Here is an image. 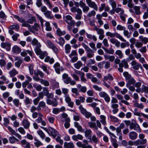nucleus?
Returning <instances> with one entry per match:
<instances>
[{"instance_id": "nucleus-44", "label": "nucleus", "mask_w": 148, "mask_h": 148, "mask_svg": "<svg viewBox=\"0 0 148 148\" xmlns=\"http://www.w3.org/2000/svg\"><path fill=\"white\" fill-rule=\"evenodd\" d=\"M70 10L72 12L75 13L76 12L77 13L81 10L79 8H77L76 7L73 6L71 8Z\"/></svg>"}, {"instance_id": "nucleus-51", "label": "nucleus", "mask_w": 148, "mask_h": 148, "mask_svg": "<svg viewBox=\"0 0 148 148\" xmlns=\"http://www.w3.org/2000/svg\"><path fill=\"white\" fill-rule=\"evenodd\" d=\"M104 79L106 81H107L108 79H109L110 80H112L113 79V78L111 75L109 74H108L107 76H104Z\"/></svg>"}, {"instance_id": "nucleus-55", "label": "nucleus", "mask_w": 148, "mask_h": 148, "mask_svg": "<svg viewBox=\"0 0 148 148\" xmlns=\"http://www.w3.org/2000/svg\"><path fill=\"white\" fill-rule=\"evenodd\" d=\"M33 86L38 91H41L42 87L41 85H37L36 84H34L33 85Z\"/></svg>"}, {"instance_id": "nucleus-47", "label": "nucleus", "mask_w": 148, "mask_h": 148, "mask_svg": "<svg viewBox=\"0 0 148 148\" xmlns=\"http://www.w3.org/2000/svg\"><path fill=\"white\" fill-rule=\"evenodd\" d=\"M41 47V45H40V46L38 47V46H36L35 49V52L37 55H38L42 51L40 49V47Z\"/></svg>"}, {"instance_id": "nucleus-36", "label": "nucleus", "mask_w": 148, "mask_h": 148, "mask_svg": "<svg viewBox=\"0 0 148 148\" xmlns=\"http://www.w3.org/2000/svg\"><path fill=\"white\" fill-rule=\"evenodd\" d=\"M36 121L38 123H41V124L43 126H45L46 125L45 122L42 120V118L41 117H38L36 119Z\"/></svg>"}, {"instance_id": "nucleus-18", "label": "nucleus", "mask_w": 148, "mask_h": 148, "mask_svg": "<svg viewBox=\"0 0 148 148\" xmlns=\"http://www.w3.org/2000/svg\"><path fill=\"white\" fill-rule=\"evenodd\" d=\"M21 49L17 45H15L12 47V51L14 53L19 54L21 52Z\"/></svg>"}, {"instance_id": "nucleus-50", "label": "nucleus", "mask_w": 148, "mask_h": 148, "mask_svg": "<svg viewBox=\"0 0 148 148\" xmlns=\"http://www.w3.org/2000/svg\"><path fill=\"white\" fill-rule=\"evenodd\" d=\"M82 44L83 47L86 49V51H87V52H91L92 51V50L85 43H82Z\"/></svg>"}, {"instance_id": "nucleus-62", "label": "nucleus", "mask_w": 148, "mask_h": 148, "mask_svg": "<svg viewBox=\"0 0 148 148\" xmlns=\"http://www.w3.org/2000/svg\"><path fill=\"white\" fill-rule=\"evenodd\" d=\"M37 132L38 135L42 139L45 138V135L42 130H38L37 131Z\"/></svg>"}, {"instance_id": "nucleus-48", "label": "nucleus", "mask_w": 148, "mask_h": 148, "mask_svg": "<svg viewBox=\"0 0 148 148\" xmlns=\"http://www.w3.org/2000/svg\"><path fill=\"white\" fill-rule=\"evenodd\" d=\"M45 106L46 104L45 103L42 101H40L39 103L37 110H40L41 108H40V107H42L43 108H45Z\"/></svg>"}, {"instance_id": "nucleus-25", "label": "nucleus", "mask_w": 148, "mask_h": 148, "mask_svg": "<svg viewBox=\"0 0 148 148\" xmlns=\"http://www.w3.org/2000/svg\"><path fill=\"white\" fill-rule=\"evenodd\" d=\"M64 147L66 148H74V145L72 142L69 143L65 142L64 144Z\"/></svg>"}, {"instance_id": "nucleus-29", "label": "nucleus", "mask_w": 148, "mask_h": 148, "mask_svg": "<svg viewBox=\"0 0 148 148\" xmlns=\"http://www.w3.org/2000/svg\"><path fill=\"white\" fill-rule=\"evenodd\" d=\"M66 33L65 31H62L59 28L57 29L56 30V34L58 36H60L62 35H65Z\"/></svg>"}, {"instance_id": "nucleus-30", "label": "nucleus", "mask_w": 148, "mask_h": 148, "mask_svg": "<svg viewBox=\"0 0 148 148\" xmlns=\"http://www.w3.org/2000/svg\"><path fill=\"white\" fill-rule=\"evenodd\" d=\"M34 140L35 141V142H34V144L36 147H38L40 146L43 145L42 143L40 141L37 140L36 138H34Z\"/></svg>"}, {"instance_id": "nucleus-53", "label": "nucleus", "mask_w": 148, "mask_h": 148, "mask_svg": "<svg viewBox=\"0 0 148 148\" xmlns=\"http://www.w3.org/2000/svg\"><path fill=\"white\" fill-rule=\"evenodd\" d=\"M96 12L94 10H92L89 12L87 15V16L88 17H91L92 16H94L95 15Z\"/></svg>"}, {"instance_id": "nucleus-63", "label": "nucleus", "mask_w": 148, "mask_h": 148, "mask_svg": "<svg viewBox=\"0 0 148 148\" xmlns=\"http://www.w3.org/2000/svg\"><path fill=\"white\" fill-rule=\"evenodd\" d=\"M65 120L67 122V123H65L64 126L66 128H67L70 127V124L69 122L70 121V120L69 118H67Z\"/></svg>"}, {"instance_id": "nucleus-57", "label": "nucleus", "mask_w": 148, "mask_h": 148, "mask_svg": "<svg viewBox=\"0 0 148 148\" xmlns=\"http://www.w3.org/2000/svg\"><path fill=\"white\" fill-rule=\"evenodd\" d=\"M115 54L118 55L119 58H121L123 56V55L121 51L119 50H116L115 51Z\"/></svg>"}, {"instance_id": "nucleus-39", "label": "nucleus", "mask_w": 148, "mask_h": 148, "mask_svg": "<svg viewBox=\"0 0 148 148\" xmlns=\"http://www.w3.org/2000/svg\"><path fill=\"white\" fill-rule=\"evenodd\" d=\"M88 125L90 128H93L95 130H97L98 128L97 127L96 123L92 122H89L88 123Z\"/></svg>"}, {"instance_id": "nucleus-42", "label": "nucleus", "mask_w": 148, "mask_h": 148, "mask_svg": "<svg viewBox=\"0 0 148 148\" xmlns=\"http://www.w3.org/2000/svg\"><path fill=\"white\" fill-rule=\"evenodd\" d=\"M32 43L34 46L36 45V46H40V43L38 42V41L36 38H34L32 42Z\"/></svg>"}, {"instance_id": "nucleus-20", "label": "nucleus", "mask_w": 148, "mask_h": 148, "mask_svg": "<svg viewBox=\"0 0 148 148\" xmlns=\"http://www.w3.org/2000/svg\"><path fill=\"white\" fill-rule=\"evenodd\" d=\"M22 125L25 129H27L29 128L30 123L28 120L24 119L23 120L22 122Z\"/></svg>"}, {"instance_id": "nucleus-56", "label": "nucleus", "mask_w": 148, "mask_h": 148, "mask_svg": "<svg viewBox=\"0 0 148 148\" xmlns=\"http://www.w3.org/2000/svg\"><path fill=\"white\" fill-rule=\"evenodd\" d=\"M121 47V48H124L126 47H129L130 45V43L128 42H121L120 45Z\"/></svg>"}, {"instance_id": "nucleus-28", "label": "nucleus", "mask_w": 148, "mask_h": 148, "mask_svg": "<svg viewBox=\"0 0 148 148\" xmlns=\"http://www.w3.org/2000/svg\"><path fill=\"white\" fill-rule=\"evenodd\" d=\"M34 74L36 76L40 75L41 77H43L44 76V73L39 70H35L34 71Z\"/></svg>"}, {"instance_id": "nucleus-41", "label": "nucleus", "mask_w": 148, "mask_h": 148, "mask_svg": "<svg viewBox=\"0 0 148 148\" xmlns=\"http://www.w3.org/2000/svg\"><path fill=\"white\" fill-rule=\"evenodd\" d=\"M96 62L94 60L90 59L87 62V66L88 67H90L92 64H94Z\"/></svg>"}, {"instance_id": "nucleus-8", "label": "nucleus", "mask_w": 148, "mask_h": 148, "mask_svg": "<svg viewBox=\"0 0 148 148\" xmlns=\"http://www.w3.org/2000/svg\"><path fill=\"white\" fill-rule=\"evenodd\" d=\"M99 96L101 97L104 98L105 100L107 102H109L110 100V98L108 95L104 92H102L99 94Z\"/></svg>"}, {"instance_id": "nucleus-46", "label": "nucleus", "mask_w": 148, "mask_h": 148, "mask_svg": "<svg viewBox=\"0 0 148 148\" xmlns=\"http://www.w3.org/2000/svg\"><path fill=\"white\" fill-rule=\"evenodd\" d=\"M103 49L106 52L109 54H112L114 52V50L112 48H110L109 49L105 48H103Z\"/></svg>"}, {"instance_id": "nucleus-32", "label": "nucleus", "mask_w": 148, "mask_h": 148, "mask_svg": "<svg viewBox=\"0 0 148 148\" xmlns=\"http://www.w3.org/2000/svg\"><path fill=\"white\" fill-rule=\"evenodd\" d=\"M71 47L69 44H66L65 46V52L66 53H69L71 51Z\"/></svg>"}, {"instance_id": "nucleus-3", "label": "nucleus", "mask_w": 148, "mask_h": 148, "mask_svg": "<svg viewBox=\"0 0 148 148\" xmlns=\"http://www.w3.org/2000/svg\"><path fill=\"white\" fill-rule=\"evenodd\" d=\"M14 17L17 19L20 22L22 23V26L27 27L29 31H32L31 25L27 23V22L25 21V20L23 18L21 17H20L17 15L14 16Z\"/></svg>"}, {"instance_id": "nucleus-15", "label": "nucleus", "mask_w": 148, "mask_h": 148, "mask_svg": "<svg viewBox=\"0 0 148 148\" xmlns=\"http://www.w3.org/2000/svg\"><path fill=\"white\" fill-rule=\"evenodd\" d=\"M77 70H75V72L78 73L80 76V79L81 82L84 83H86L87 81V79L85 77V74L83 72H81L80 71H78V72H77Z\"/></svg>"}, {"instance_id": "nucleus-37", "label": "nucleus", "mask_w": 148, "mask_h": 148, "mask_svg": "<svg viewBox=\"0 0 148 148\" xmlns=\"http://www.w3.org/2000/svg\"><path fill=\"white\" fill-rule=\"evenodd\" d=\"M139 38L142 42L145 44H146L148 42V38L141 36H139Z\"/></svg>"}, {"instance_id": "nucleus-61", "label": "nucleus", "mask_w": 148, "mask_h": 148, "mask_svg": "<svg viewBox=\"0 0 148 148\" xmlns=\"http://www.w3.org/2000/svg\"><path fill=\"white\" fill-rule=\"evenodd\" d=\"M109 2L113 9L116 8V3L114 0H110Z\"/></svg>"}, {"instance_id": "nucleus-13", "label": "nucleus", "mask_w": 148, "mask_h": 148, "mask_svg": "<svg viewBox=\"0 0 148 148\" xmlns=\"http://www.w3.org/2000/svg\"><path fill=\"white\" fill-rule=\"evenodd\" d=\"M65 101L68 103L69 106L73 107V103L71 101V99L69 95H66L65 96Z\"/></svg>"}, {"instance_id": "nucleus-9", "label": "nucleus", "mask_w": 148, "mask_h": 148, "mask_svg": "<svg viewBox=\"0 0 148 148\" xmlns=\"http://www.w3.org/2000/svg\"><path fill=\"white\" fill-rule=\"evenodd\" d=\"M48 45L49 47L51 48L53 51L56 53H58L59 52L58 49L57 47L53 44L49 40L47 41Z\"/></svg>"}, {"instance_id": "nucleus-2", "label": "nucleus", "mask_w": 148, "mask_h": 148, "mask_svg": "<svg viewBox=\"0 0 148 148\" xmlns=\"http://www.w3.org/2000/svg\"><path fill=\"white\" fill-rule=\"evenodd\" d=\"M106 35L110 38H113L116 37L117 38H119L122 41L126 42V40L120 34L117 33H112L109 31H108L106 33Z\"/></svg>"}, {"instance_id": "nucleus-35", "label": "nucleus", "mask_w": 148, "mask_h": 148, "mask_svg": "<svg viewBox=\"0 0 148 148\" xmlns=\"http://www.w3.org/2000/svg\"><path fill=\"white\" fill-rule=\"evenodd\" d=\"M9 73L11 77H13L17 74L18 72L16 70L13 69L9 72Z\"/></svg>"}, {"instance_id": "nucleus-11", "label": "nucleus", "mask_w": 148, "mask_h": 148, "mask_svg": "<svg viewBox=\"0 0 148 148\" xmlns=\"http://www.w3.org/2000/svg\"><path fill=\"white\" fill-rule=\"evenodd\" d=\"M62 79L64 82L66 84H68L69 83L71 78L69 77L68 75L66 73L64 74L62 76Z\"/></svg>"}, {"instance_id": "nucleus-19", "label": "nucleus", "mask_w": 148, "mask_h": 148, "mask_svg": "<svg viewBox=\"0 0 148 148\" xmlns=\"http://www.w3.org/2000/svg\"><path fill=\"white\" fill-rule=\"evenodd\" d=\"M15 60H17L18 61L15 62V66L18 68H19L21 64L22 63V59L20 57H17L15 58Z\"/></svg>"}, {"instance_id": "nucleus-31", "label": "nucleus", "mask_w": 148, "mask_h": 148, "mask_svg": "<svg viewBox=\"0 0 148 148\" xmlns=\"http://www.w3.org/2000/svg\"><path fill=\"white\" fill-rule=\"evenodd\" d=\"M82 63L81 61H78L74 64L75 68L77 69H79L82 66Z\"/></svg>"}, {"instance_id": "nucleus-24", "label": "nucleus", "mask_w": 148, "mask_h": 148, "mask_svg": "<svg viewBox=\"0 0 148 148\" xmlns=\"http://www.w3.org/2000/svg\"><path fill=\"white\" fill-rule=\"evenodd\" d=\"M110 41L112 44H115V45L117 47H119L120 45V42L117 39L115 38H111Z\"/></svg>"}, {"instance_id": "nucleus-12", "label": "nucleus", "mask_w": 148, "mask_h": 148, "mask_svg": "<svg viewBox=\"0 0 148 148\" xmlns=\"http://www.w3.org/2000/svg\"><path fill=\"white\" fill-rule=\"evenodd\" d=\"M50 81L51 85L53 89H55L59 87V83L57 82L55 79H51L50 80Z\"/></svg>"}, {"instance_id": "nucleus-58", "label": "nucleus", "mask_w": 148, "mask_h": 148, "mask_svg": "<svg viewBox=\"0 0 148 148\" xmlns=\"http://www.w3.org/2000/svg\"><path fill=\"white\" fill-rule=\"evenodd\" d=\"M46 26V29L47 31H51V28L50 26V24L49 22H47L45 24Z\"/></svg>"}, {"instance_id": "nucleus-10", "label": "nucleus", "mask_w": 148, "mask_h": 148, "mask_svg": "<svg viewBox=\"0 0 148 148\" xmlns=\"http://www.w3.org/2000/svg\"><path fill=\"white\" fill-rule=\"evenodd\" d=\"M1 47L9 51L10 50L11 44L8 42H3L1 43Z\"/></svg>"}, {"instance_id": "nucleus-59", "label": "nucleus", "mask_w": 148, "mask_h": 148, "mask_svg": "<svg viewBox=\"0 0 148 148\" xmlns=\"http://www.w3.org/2000/svg\"><path fill=\"white\" fill-rule=\"evenodd\" d=\"M92 132V131L90 129L86 130L85 132V136L86 137H88L91 135Z\"/></svg>"}, {"instance_id": "nucleus-45", "label": "nucleus", "mask_w": 148, "mask_h": 148, "mask_svg": "<svg viewBox=\"0 0 148 148\" xmlns=\"http://www.w3.org/2000/svg\"><path fill=\"white\" fill-rule=\"evenodd\" d=\"M77 14L75 16V18L77 20H79L81 19L82 11V10L77 13Z\"/></svg>"}, {"instance_id": "nucleus-5", "label": "nucleus", "mask_w": 148, "mask_h": 148, "mask_svg": "<svg viewBox=\"0 0 148 148\" xmlns=\"http://www.w3.org/2000/svg\"><path fill=\"white\" fill-rule=\"evenodd\" d=\"M93 31H96L97 34L99 35V38L100 40H102L104 38V31L103 29L97 27V26H95L93 28Z\"/></svg>"}, {"instance_id": "nucleus-27", "label": "nucleus", "mask_w": 148, "mask_h": 148, "mask_svg": "<svg viewBox=\"0 0 148 148\" xmlns=\"http://www.w3.org/2000/svg\"><path fill=\"white\" fill-rule=\"evenodd\" d=\"M28 53L31 56H32L33 52L32 51L27 50L26 51H23L21 53V55L23 57L26 56Z\"/></svg>"}, {"instance_id": "nucleus-64", "label": "nucleus", "mask_w": 148, "mask_h": 148, "mask_svg": "<svg viewBox=\"0 0 148 148\" xmlns=\"http://www.w3.org/2000/svg\"><path fill=\"white\" fill-rule=\"evenodd\" d=\"M13 102L16 107H18V106L20 103L18 99H14L13 100Z\"/></svg>"}, {"instance_id": "nucleus-17", "label": "nucleus", "mask_w": 148, "mask_h": 148, "mask_svg": "<svg viewBox=\"0 0 148 148\" xmlns=\"http://www.w3.org/2000/svg\"><path fill=\"white\" fill-rule=\"evenodd\" d=\"M147 142V139L143 140L141 141L138 139L134 141V145L137 146H138L140 145L144 144H146Z\"/></svg>"}, {"instance_id": "nucleus-54", "label": "nucleus", "mask_w": 148, "mask_h": 148, "mask_svg": "<svg viewBox=\"0 0 148 148\" xmlns=\"http://www.w3.org/2000/svg\"><path fill=\"white\" fill-rule=\"evenodd\" d=\"M40 67L47 75H49V72L47 69V67L46 66L44 65H42L40 66Z\"/></svg>"}, {"instance_id": "nucleus-23", "label": "nucleus", "mask_w": 148, "mask_h": 148, "mask_svg": "<svg viewBox=\"0 0 148 148\" xmlns=\"http://www.w3.org/2000/svg\"><path fill=\"white\" fill-rule=\"evenodd\" d=\"M49 131L51 132L52 136L53 138H55L58 134V133L55 129L51 127H49Z\"/></svg>"}, {"instance_id": "nucleus-1", "label": "nucleus", "mask_w": 148, "mask_h": 148, "mask_svg": "<svg viewBox=\"0 0 148 148\" xmlns=\"http://www.w3.org/2000/svg\"><path fill=\"white\" fill-rule=\"evenodd\" d=\"M86 1L89 6L86 5L82 1L79 2V5L82 8L84 12H87L89 10V7L93 8L96 11L98 10V7L95 2L92 1L91 0H86Z\"/></svg>"}, {"instance_id": "nucleus-16", "label": "nucleus", "mask_w": 148, "mask_h": 148, "mask_svg": "<svg viewBox=\"0 0 148 148\" xmlns=\"http://www.w3.org/2000/svg\"><path fill=\"white\" fill-rule=\"evenodd\" d=\"M76 145L79 147L82 148H92V147L90 145H86L84 144H82L80 142H78L76 143Z\"/></svg>"}, {"instance_id": "nucleus-26", "label": "nucleus", "mask_w": 148, "mask_h": 148, "mask_svg": "<svg viewBox=\"0 0 148 148\" xmlns=\"http://www.w3.org/2000/svg\"><path fill=\"white\" fill-rule=\"evenodd\" d=\"M128 80L127 83L126 84V86H129L131 85H133L135 83L136 81L133 77H130Z\"/></svg>"}, {"instance_id": "nucleus-52", "label": "nucleus", "mask_w": 148, "mask_h": 148, "mask_svg": "<svg viewBox=\"0 0 148 148\" xmlns=\"http://www.w3.org/2000/svg\"><path fill=\"white\" fill-rule=\"evenodd\" d=\"M91 139L95 143L97 144L99 143V140L95 135H93L92 136Z\"/></svg>"}, {"instance_id": "nucleus-33", "label": "nucleus", "mask_w": 148, "mask_h": 148, "mask_svg": "<svg viewBox=\"0 0 148 148\" xmlns=\"http://www.w3.org/2000/svg\"><path fill=\"white\" fill-rule=\"evenodd\" d=\"M119 66L123 67L124 66L125 68H127L128 65L127 62L125 60H123L122 61L121 63L119 64Z\"/></svg>"}, {"instance_id": "nucleus-7", "label": "nucleus", "mask_w": 148, "mask_h": 148, "mask_svg": "<svg viewBox=\"0 0 148 148\" xmlns=\"http://www.w3.org/2000/svg\"><path fill=\"white\" fill-rule=\"evenodd\" d=\"M131 64L134 70H138L140 68H142L141 65L139 63L133 60L131 62Z\"/></svg>"}, {"instance_id": "nucleus-6", "label": "nucleus", "mask_w": 148, "mask_h": 148, "mask_svg": "<svg viewBox=\"0 0 148 148\" xmlns=\"http://www.w3.org/2000/svg\"><path fill=\"white\" fill-rule=\"evenodd\" d=\"M64 19L66 23L70 26L74 25L75 24L72 17L70 15H67L64 17Z\"/></svg>"}, {"instance_id": "nucleus-22", "label": "nucleus", "mask_w": 148, "mask_h": 148, "mask_svg": "<svg viewBox=\"0 0 148 148\" xmlns=\"http://www.w3.org/2000/svg\"><path fill=\"white\" fill-rule=\"evenodd\" d=\"M72 138L73 140L77 141L78 140H82L83 137L81 135L78 134L73 136L72 137Z\"/></svg>"}, {"instance_id": "nucleus-40", "label": "nucleus", "mask_w": 148, "mask_h": 148, "mask_svg": "<svg viewBox=\"0 0 148 148\" xmlns=\"http://www.w3.org/2000/svg\"><path fill=\"white\" fill-rule=\"evenodd\" d=\"M51 13L50 11L47 10L44 13V14L47 18L52 19L53 18V17L51 15Z\"/></svg>"}, {"instance_id": "nucleus-21", "label": "nucleus", "mask_w": 148, "mask_h": 148, "mask_svg": "<svg viewBox=\"0 0 148 148\" xmlns=\"http://www.w3.org/2000/svg\"><path fill=\"white\" fill-rule=\"evenodd\" d=\"M129 136L131 140H135L137 137V134L135 132L132 131L129 133Z\"/></svg>"}, {"instance_id": "nucleus-34", "label": "nucleus", "mask_w": 148, "mask_h": 148, "mask_svg": "<svg viewBox=\"0 0 148 148\" xmlns=\"http://www.w3.org/2000/svg\"><path fill=\"white\" fill-rule=\"evenodd\" d=\"M75 126L77 128V130L81 132H83V129L81 125H80L77 122H75L74 123Z\"/></svg>"}, {"instance_id": "nucleus-4", "label": "nucleus", "mask_w": 148, "mask_h": 148, "mask_svg": "<svg viewBox=\"0 0 148 148\" xmlns=\"http://www.w3.org/2000/svg\"><path fill=\"white\" fill-rule=\"evenodd\" d=\"M130 128L131 130L134 129L139 133L141 132V129L139 126L137 124L136 121L134 120L132 121L131 124L130 126Z\"/></svg>"}, {"instance_id": "nucleus-43", "label": "nucleus", "mask_w": 148, "mask_h": 148, "mask_svg": "<svg viewBox=\"0 0 148 148\" xmlns=\"http://www.w3.org/2000/svg\"><path fill=\"white\" fill-rule=\"evenodd\" d=\"M41 84L44 85L46 86H49L50 84L49 81L47 80L42 79H41Z\"/></svg>"}, {"instance_id": "nucleus-49", "label": "nucleus", "mask_w": 148, "mask_h": 148, "mask_svg": "<svg viewBox=\"0 0 148 148\" xmlns=\"http://www.w3.org/2000/svg\"><path fill=\"white\" fill-rule=\"evenodd\" d=\"M87 37L88 38L90 39H92L95 41H96L97 40L96 36L94 35L87 34Z\"/></svg>"}, {"instance_id": "nucleus-14", "label": "nucleus", "mask_w": 148, "mask_h": 148, "mask_svg": "<svg viewBox=\"0 0 148 148\" xmlns=\"http://www.w3.org/2000/svg\"><path fill=\"white\" fill-rule=\"evenodd\" d=\"M21 145L24 148H31V145L30 143L26 140L23 139L21 142Z\"/></svg>"}, {"instance_id": "nucleus-60", "label": "nucleus", "mask_w": 148, "mask_h": 148, "mask_svg": "<svg viewBox=\"0 0 148 148\" xmlns=\"http://www.w3.org/2000/svg\"><path fill=\"white\" fill-rule=\"evenodd\" d=\"M65 43V40L63 38L60 37L59 39L58 43L61 46H62Z\"/></svg>"}, {"instance_id": "nucleus-38", "label": "nucleus", "mask_w": 148, "mask_h": 148, "mask_svg": "<svg viewBox=\"0 0 148 148\" xmlns=\"http://www.w3.org/2000/svg\"><path fill=\"white\" fill-rule=\"evenodd\" d=\"M134 9L135 10L136 14L139 15L141 13L140 11V6H135L134 7Z\"/></svg>"}]
</instances>
